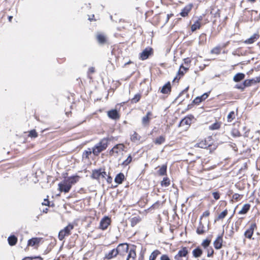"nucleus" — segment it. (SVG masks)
I'll return each instance as SVG.
<instances>
[{
	"instance_id": "1",
	"label": "nucleus",
	"mask_w": 260,
	"mask_h": 260,
	"mask_svg": "<svg viewBox=\"0 0 260 260\" xmlns=\"http://www.w3.org/2000/svg\"><path fill=\"white\" fill-rule=\"evenodd\" d=\"M110 140L109 137H104L101 139L92 148V152L94 156H98L101 152L105 151L109 146Z\"/></svg>"
},
{
	"instance_id": "2",
	"label": "nucleus",
	"mask_w": 260,
	"mask_h": 260,
	"mask_svg": "<svg viewBox=\"0 0 260 260\" xmlns=\"http://www.w3.org/2000/svg\"><path fill=\"white\" fill-rule=\"evenodd\" d=\"M195 146L203 149H209L210 151L214 150L217 148V145L212 136H208L199 141Z\"/></svg>"
},
{
	"instance_id": "3",
	"label": "nucleus",
	"mask_w": 260,
	"mask_h": 260,
	"mask_svg": "<svg viewBox=\"0 0 260 260\" xmlns=\"http://www.w3.org/2000/svg\"><path fill=\"white\" fill-rule=\"evenodd\" d=\"M220 207L218 208L215 212V217L214 218V222L217 221H222L227 216L229 213V210L226 208L223 210L221 211L220 208H225L227 206V202L225 201H220L219 202Z\"/></svg>"
},
{
	"instance_id": "4",
	"label": "nucleus",
	"mask_w": 260,
	"mask_h": 260,
	"mask_svg": "<svg viewBox=\"0 0 260 260\" xmlns=\"http://www.w3.org/2000/svg\"><path fill=\"white\" fill-rule=\"evenodd\" d=\"M74 228V225L73 223H69L64 229L60 230L58 233V238L60 241H62L66 237H68L71 234V231Z\"/></svg>"
},
{
	"instance_id": "5",
	"label": "nucleus",
	"mask_w": 260,
	"mask_h": 260,
	"mask_svg": "<svg viewBox=\"0 0 260 260\" xmlns=\"http://www.w3.org/2000/svg\"><path fill=\"white\" fill-rule=\"evenodd\" d=\"M189 251L188 248L182 246L174 255V260H188Z\"/></svg>"
},
{
	"instance_id": "6",
	"label": "nucleus",
	"mask_w": 260,
	"mask_h": 260,
	"mask_svg": "<svg viewBox=\"0 0 260 260\" xmlns=\"http://www.w3.org/2000/svg\"><path fill=\"white\" fill-rule=\"evenodd\" d=\"M125 146L123 143H119L114 145L113 148L110 150L109 153L111 156L117 157L124 151Z\"/></svg>"
},
{
	"instance_id": "7",
	"label": "nucleus",
	"mask_w": 260,
	"mask_h": 260,
	"mask_svg": "<svg viewBox=\"0 0 260 260\" xmlns=\"http://www.w3.org/2000/svg\"><path fill=\"white\" fill-rule=\"evenodd\" d=\"M106 176L107 173L105 171V169L100 168L98 169L93 170L92 171L90 177L92 179H94L99 181L101 178H105Z\"/></svg>"
},
{
	"instance_id": "8",
	"label": "nucleus",
	"mask_w": 260,
	"mask_h": 260,
	"mask_svg": "<svg viewBox=\"0 0 260 260\" xmlns=\"http://www.w3.org/2000/svg\"><path fill=\"white\" fill-rule=\"evenodd\" d=\"M257 229V225L255 221L251 222L248 227L246 229L244 233L245 238L251 240L254 234V232Z\"/></svg>"
},
{
	"instance_id": "9",
	"label": "nucleus",
	"mask_w": 260,
	"mask_h": 260,
	"mask_svg": "<svg viewBox=\"0 0 260 260\" xmlns=\"http://www.w3.org/2000/svg\"><path fill=\"white\" fill-rule=\"evenodd\" d=\"M111 218L108 216H105L101 219L98 229L102 231H105L108 229V227L111 224Z\"/></svg>"
},
{
	"instance_id": "10",
	"label": "nucleus",
	"mask_w": 260,
	"mask_h": 260,
	"mask_svg": "<svg viewBox=\"0 0 260 260\" xmlns=\"http://www.w3.org/2000/svg\"><path fill=\"white\" fill-rule=\"evenodd\" d=\"M118 255L124 256L129 251V244L126 243L119 244L116 248Z\"/></svg>"
},
{
	"instance_id": "11",
	"label": "nucleus",
	"mask_w": 260,
	"mask_h": 260,
	"mask_svg": "<svg viewBox=\"0 0 260 260\" xmlns=\"http://www.w3.org/2000/svg\"><path fill=\"white\" fill-rule=\"evenodd\" d=\"M224 232L221 234L218 235L213 242V246L215 249L218 250L221 249L223 246V236Z\"/></svg>"
},
{
	"instance_id": "12",
	"label": "nucleus",
	"mask_w": 260,
	"mask_h": 260,
	"mask_svg": "<svg viewBox=\"0 0 260 260\" xmlns=\"http://www.w3.org/2000/svg\"><path fill=\"white\" fill-rule=\"evenodd\" d=\"M58 186L59 190L60 192H64L65 193L69 192L71 188L70 184H69L66 179L61 182H60Z\"/></svg>"
},
{
	"instance_id": "13",
	"label": "nucleus",
	"mask_w": 260,
	"mask_h": 260,
	"mask_svg": "<svg viewBox=\"0 0 260 260\" xmlns=\"http://www.w3.org/2000/svg\"><path fill=\"white\" fill-rule=\"evenodd\" d=\"M108 117L111 119L117 120L120 118V114L116 109H111L107 112Z\"/></svg>"
},
{
	"instance_id": "14",
	"label": "nucleus",
	"mask_w": 260,
	"mask_h": 260,
	"mask_svg": "<svg viewBox=\"0 0 260 260\" xmlns=\"http://www.w3.org/2000/svg\"><path fill=\"white\" fill-rule=\"evenodd\" d=\"M193 118V116L192 115H188L185 116L180 122L179 126H186L187 127H188L190 126Z\"/></svg>"
},
{
	"instance_id": "15",
	"label": "nucleus",
	"mask_w": 260,
	"mask_h": 260,
	"mask_svg": "<svg viewBox=\"0 0 260 260\" xmlns=\"http://www.w3.org/2000/svg\"><path fill=\"white\" fill-rule=\"evenodd\" d=\"M189 67H185L183 64H181L174 80H180L185 75V74L187 73Z\"/></svg>"
},
{
	"instance_id": "16",
	"label": "nucleus",
	"mask_w": 260,
	"mask_h": 260,
	"mask_svg": "<svg viewBox=\"0 0 260 260\" xmlns=\"http://www.w3.org/2000/svg\"><path fill=\"white\" fill-rule=\"evenodd\" d=\"M191 173L192 175H197V173H202L204 169H203V166L202 164H194L192 167Z\"/></svg>"
},
{
	"instance_id": "17",
	"label": "nucleus",
	"mask_w": 260,
	"mask_h": 260,
	"mask_svg": "<svg viewBox=\"0 0 260 260\" xmlns=\"http://www.w3.org/2000/svg\"><path fill=\"white\" fill-rule=\"evenodd\" d=\"M160 92L166 95H169L172 91V86L170 82L166 83L161 88H159Z\"/></svg>"
},
{
	"instance_id": "18",
	"label": "nucleus",
	"mask_w": 260,
	"mask_h": 260,
	"mask_svg": "<svg viewBox=\"0 0 260 260\" xmlns=\"http://www.w3.org/2000/svg\"><path fill=\"white\" fill-rule=\"evenodd\" d=\"M152 117V113L151 111L147 112L146 115L142 119V123L144 126H148L150 123V120Z\"/></svg>"
},
{
	"instance_id": "19",
	"label": "nucleus",
	"mask_w": 260,
	"mask_h": 260,
	"mask_svg": "<svg viewBox=\"0 0 260 260\" xmlns=\"http://www.w3.org/2000/svg\"><path fill=\"white\" fill-rule=\"evenodd\" d=\"M153 53V50H144L140 53L139 59L142 60H144L147 59L150 56L152 55Z\"/></svg>"
},
{
	"instance_id": "20",
	"label": "nucleus",
	"mask_w": 260,
	"mask_h": 260,
	"mask_svg": "<svg viewBox=\"0 0 260 260\" xmlns=\"http://www.w3.org/2000/svg\"><path fill=\"white\" fill-rule=\"evenodd\" d=\"M245 84L247 87L251 86L260 82V75L251 79L244 80Z\"/></svg>"
},
{
	"instance_id": "21",
	"label": "nucleus",
	"mask_w": 260,
	"mask_h": 260,
	"mask_svg": "<svg viewBox=\"0 0 260 260\" xmlns=\"http://www.w3.org/2000/svg\"><path fill=\"white\" fill-rule=\"evenodd\" d=\"M42 239V238H32L28 241L27 246L31 247L37 246V247H38Z\"/></svg>"
},
{
	"instance_id": "22",
	"label": "nucleus",
	"mask_w": 260,
	"mask_h": 260,
	"mask_svg": "<svg viewBox=\"0 0 260 260\" xmlns=\"http://www.w3.org/2000/svg\"><path fill=\"white\" fill-rule=\"evenodd\" d=\"M137 253L136 247H134L129 249L126 260H136Z\"/></svg>"
},
{
	"instance_id": "23",
	"label": "nucleus",
	"mask_w": 260,
	"mask_h": 260,
	"mask_svg": "<svg viewBox=\"0 0 260 260\" xmlns=\"http://www.w3.org/2000/svg\"><path fill=\"white\" fill-rule=\"evenodd\" d=\"M203 254V250L200 246H198L192 251V256L194 258L200 257Z\"/></svg>"
},
{
	"instance_id": "24",
	"label": "nucleus",
	"mask_w": 260,
	"mask_h": 260,
	"mask_svg": "<svg viewBox=\"0 0 260 260\" xmlns=\"http://www.w3.org/2000/svg\"><path fill=\"white\" fill-rule=\"evenodd\" d=\"M118 255L116 248L113 249L110 251L108 253H106L105 255L104 259H111L115 258Z\"/></svg>"
},
{
	"instance_id": "25",
	"label": "nucleus",
	"mask_w": 260,
	"mask_h": 260,
	"mask_svg": "<svg viewBox=\"0 0 260 260\" xmlns=\"http://www.w3.org/2000/svg\"><path fill=\"white\" fill-rule=\"evenodd\" d=\"M80 179V176L78 175H74L67 178L66 180L68 181L69 184H70L71 187H72L73 184L76 183Z\"/></svg>"
},
{
	"instance_id": "26",
	"label": "nucleus",
	"mask_w": 260,
	"mask_h": 260,
	"mask_svg": "<svg viewBox=\"0 0 260 260\" xmlns=\"http://www.w3.org/2000/svg\"><path fill=\"white\" fill-rule=\"evenodd\" d=\"M251 208L250 204L246 203L243 205L241 209L238 212L239 215H245L250 210Z\"/></svg>"
},
{
	"instance_id": "27",
	"label": "nucleus",
	"mask_w": 260,
	"mask_h": 260,
	"mask_svg": "<svg viewBox=\"0 0 260 260\" xmlns=\"http://www.w3.org/2000/svg\"><path fill=\"white\" fill-rule=\"evenodd\" d=\"M192 8V4H189L186 5L180 13V15L182 17H186L188 15V13L190 11Z\"/></svg>"
},
{
	"instance_id": "28",
	"label": "nucleus",
	"mask_w": 260,
	"mask_h": 260,
	"mask_svg": "<svg viewBox=\"0 0 260 260\" xmlns=\"http://www.w3.org/2000/svg\"><path fill=\"white\" fill-rule=\"evenodd\" d=\"M259 35L258 33H255L251 36L249 39L246 40L244 42L245 44H252L256 42L259 38Z\"/></svg>"
},
{
	"instance_id": "29",
	"label": "nucleus",
	"mask_w": 260,
	"mask_h": 260,
	"mask_svg": "<svg viewBox=\"0 0 260 260\" xmlns=\"http://www.w3.org/2000/svg\"><path fill=\"white\" fill-rule=\"evenodd\" d=\"M125 179V177L123 173H119L115 176L114 181L118 184H121Z\"/></svg>"
},
{
	"instance_id": "30",
	"label": "nucleus",
	"mask_w": 260,
	"mask_h": 260,
	"mask_svg": "<svg viewBox=\"0 0 260 260\" xmlns=\"http://www.w3.org/2000/svg\"><path fill=\"white\" fill-rule=\"evenodd\" d=\"M167 165L165 164L159 167L158 170L157 171V174L160 176H167Z\"/></svg>"
},
{
	"instance_id": "31",
	"label": "nucleus",
	"mask_w": 260,
	"mask_h": 260,
	"mask_svg": "<svg viewBox=\"0 0 260 260\" xmlns=\"http://www.w3.org/2000/svg\"><path fill=\"white\" fill-rule=\"evenodd\" d=\"M222 125V122L216 120V121L209 126V129L211 131L218 130L220 128Z\"/></svg>"
},
{
	"instance_id": "32",
	"label": "nucleus",
	"mask_w": 260,
	"mask_h": 260,
	"mask_svg": "<svg viewBox=\"0 0 260 260\" xmlns=\"http://www.w3.org/2000/svg\"><path fill=\"white\" fill-rule=\"evenodd\" d=\"M196 232L198 235H203L206 233L205 228L202 221L200 220L199 225L197 229Z\"/></svg>"
},
{
	"instance_id": "33",
	"label": "nucleus",
	"mask_w": 260,
	"mask_h": 260,
	"mask_svg": "<svg viewBox=\"0 0 260 260\" xmlns=\"http://www.w3.org/2000/svg\"><path fill=\"white\" fill-rule=\"evenodd\" d=\"M161 254L158 249L153 250L149 256V260H156L157 256Z\"/></svg>"
},
{
	"instance_id": "34",
	"label": "nucleus",
	"mask_w": 260,
	"mask_h": 260,
	"mask_svg": "<svg viewBox=\"0 0 260 260\" xmlns=\"http://www.w3.org/2000/svg\"><path fill=\"white\" fill-rule=\"evenodd\" d=\"M238 115V112H235L234 111H231L227 116V121L232 122Z\"/></svg>"
},
{
	"instance_id": "35",
	"label": "nucleus",
	"mask_w": 260,
	"mask_h": 260,
	"mask_svg": "<svg viewBox=\"0 0 260 260\" xmlns=\"http://www.w3.org/2000/svg\"><path fill=\"white\" fill-rule=\"evenodd\" d=\"M8 243L10 246L15 245L18 241L17 238L14 235H11L8 238Z\"/></svg>"
},
{
	"instance_id": "36",
	"label": "nucleus",
	"mask_w": 260,
	"mask_h": 260,
	"mask_svg": "<svg viewBox=\"0 0 260 260\" xmlns=\"http://www.w3.org/2000/svg\"><path fill=\"white\" fill-rule=\"evenodd\" d=\"M171 184V180L168 177H164L162 180L160 182V185L163 187H167Z\"/></svg>"
},
{
	"instance_id": "37",
	"label": "nucleus",
	"mask_w": 260,
	"mask_h": 260,
	"mask_svg": "<svg viewBox=\"0 0 260 260\" xmlns=\"http://www.w3.org/2000/svg\"><path fill=\"white\" fill-rule=\"evenodd\" d=\"M211 242V238L207 237L206 239L203 240L201 243V246L205 249H207L210 245Z\"/></svg>"
},
{
	"instance_id": "38",
	"label": "nucleus",
	"mask_w": 260,
	"mask_h": 260,
	"mask_svg": "<svg viewBox=\"0 0 260 260\" xmlns=\"http://www.w3.org/2000/svg\"><path fill=\"white\" fill-rule=\"evenodd\" d=\"M141 221V218L139 216H135L130 219L131 225L132 227L135 226L137 224Z\"/></svg>"
},
{
	"instance_id": "39",
	"label": "nucleus",
	"mask_w": 260,
	"mask_h": 260,
	"mask_svg": "<svg viewBox=\"0 0 260 260\" xmlns=\"http://www.w3.org/2000/svg\"><path fill=\"white\" fill-rule=\"evenodd\" d=\"M141 139V137L136 132H134L130 137L131 141L134 143L139 141Z\"/></svg>"
},
{
	"instance_id": "40",
	"label": "nucleus",
	"mask_w": 260,
	"mask_h": 260,
	"mask_svg": "<svg viewBox=\"0 0 260 260\" xmlns=\"http://www.w3.org/2000/svg\"><path fill=\"white\" fill-rule=\"evenodd\" d=\"M165 141H166L165 137L164 136H160L157 137L153 141V143L155 145H161V144H163L164 143H165Z\"/></svg>"
},
{
	"instance_id": "41",
	"label": "nucleus",
	"mask_w": 260,
	"mask_h": 260,
	"mask_svg": "<svg viewBox=\"0 0 260 260\" xmlns=\"http://www.w3.org/2000/svg\"><path fill=\"white\" fill-rule=\"evenodd\" d=\"M245 76V74L243 73H237L234 76L233 80L236 82H240L244 79Z\"/></svg>"
},
{
	"instance_id": "42",
	"label": "nucleus",
	"mask_w": 260,
	"mask_h": 260,
	"mask_svg": "<svg viewBox=\"0 0 260 260\" xmlns=\"http://www.w3.org/2000/svg\"><path fill=\"white\" fill-rule=\"evenodd\" d=\"M92 153V150L90 148H88V150H85L83 151L82 154V159L85 160L89 159V155Z\"/></svg>"
},
{
	"instance_id": "43",
	"label": "nucleus",
	"mask_w": 260,
	"mask_h": 260,
	"mask_svg": "<svg viewBox=\"0 0 260 260\" xmlns=\"http://www.w3.org/2000/svg\"><path fill=\"white\" fill-rule=\"evenodd\" d=\"M96 39L99 43L103 44L106 42L107 37L103 34H99L96 36Z\"/></svg>"
},
{
	"instance_id": "44",
	"label": "nucleus",
	"mask_w": 260,
	"mask_h": 260,
	"mask_svg": "<svg viewBox=\"0 0 260 260\" xmlns=\"http://www.w3.org/2000/svg\"><path fill=\"white\" fill-rule=\"evenodd\" d=\"M202 20L201 18H199L197 21H196L191 26V29L192 31L196 30L197 29L200 28V21Z\"/></svg>"
},
{
	"instance_id": "45",
	"label": "nucleus",
	"mask_w": 260,
	"mask_h": 260,
	"mask_svg": "<svg viewBox=\"0 0 260 260\" xmlns=\"http://www.w3.org/2000/svg\"><path fill=\"white\" fill-rule=\"evenodd\" d=\"M243 194H240L237 193H234L232 196L233 202H238L241 200L243 198Z\"/></svg>"
},
{
	"instance_id": "46",
	"label": "nucleus",
	"mask_w": 260,
	"mask_h": 260,
	"mask_svg": "<svg viewBox=\"0 0 260 260\" xmlns=\"http://www.w3.org/2000/svg\"><path fill=\"white\" fill-rule=\"evenodd\" d=\"M163 202L157 201L151 206V208L153 209H159L160 207H161L163 205Z\"/></svg>"
},
{
	"instance_id": "47",
	"label": "nucleus",
	"mask_w": 260,
	"mask_h": 260,
	"mask_svg": "<svg viewBox=\"0 0 260 260\" xmlns=\"http://www.w3.org/2000/svg\"><path fill=\"white\" fill-rule=\"evenodd\" d=\"M133 160V158L131 155H129L127 158L122 162L121 165L123 166H127Z\"/></svg>"
},
{
	"instance_id": "48",
	"label": "nucleus",
	"mask_w": 260,
	"mask_h": 260,
	"mask_svg": "<svg viewBox=\"0 0 260 260\" xmlns=\"http://www.w3.org/2000/svg\"><path fill=\"white\" fill-rule=\"evenodd\" d=\"M141 98V94L137 93L135 95L134 97L131 100V103L134 104L138 103Z\"/></svg>"
},
{
	"instance_id": "49",
	"label": "nucleus",
	"mask_w": 260,
	"mask_h": 260,
	"mask_svg": "<svg viewBox=\"0 0 260 260\" xmlns=\"http://www.w3.org/2000/svg\"><path fill=\"white\" fill-rule=\"evenodd\" d=\"M38 136V133L35 129H31L28 132V137L36 138Z\"/></svg>"
},
{
	"instance_id": "50",
	"label": "nucleus",
	"mask_w": 260,
	"mask_h": 260,
	"mask_svg": "<svg viewBox=\"0 0 260 260\" xmlns=\"http://www.w3.org/2000/svg\"><path fill=\"white\" fill-rule=\"evenodd\" d=\"M207 251V256L208 257H213L214 254V250L212 248L210 247V248H207L206 249Z\"/></svg>"
},
{
	"instance_id": "51",
	"label": "nucleus",
	"mask_w": 260,
	"mask_h": 260,
	"mask_svg": "<svg viewBox=\"0 0 260 260\" xmlns=\"http://www.w3.org/2000/svg\"><path fill=\"white\" fill-rule=\"evenodd\" d=\"M232 135L234 137H239L241 136V134L238 129L234 128L232 131Z\"/></svg>"
},
{
	"instance_id": "52",
	"label": "nucleus",
	"mask_w": 260,
	"mask_h": 260,
	"mask_svg": "<svg viewBox=\"0 0 260 260\" xmlns=\"http://www.w3.org/2000/svg\"><path fill=\"white\" fill-rule=\"evenodd\" d=\"M203 101V99H202L201 96H199L196 97L192 101V103L198 105H199L201 102Z\"/></svg>"
},
{
	"instance_id": "53",
	"label": "nucleus",
	"mask_w": 260,
	"mask_h": 260,
	"mask_svg": "<svg viewBox=\"0 0 260 260\" xmlns=\"http://www.w3.org/2000/svg\"><path fill=\"white\" fill-rule=\"evenodd\" d=\"M203 101V99H202L201 96H199L196 97L192 101V103L198 105H199L201 102Z\"/></svg>"
},
{
	"instance_id": "54",
	"label": "nucleus",
	"mask_w": 260,
	"mask_h": 260,
	"mask_svg": "<svg viewBox=\"0 0 260 260\" xmlns=\"http://www.w3.org/2000/svg\"><path fill=\"white\" fill-rule=\"evenodd\" d=\"M203 101V99H202L201 96H199L196 97L192 101V103L198 105H199L201 102Z\"/></svg>"
},
{
	"instance_id": "55",
	"label": "nucleus",
	"mask_w": 260,
	"mask_h": 260,
	"mask_svg": "<svg viewBox=\"0 0 260 260\" xmlns=\"http://www.w3.org/2000/svg\"><path fill=\"white\" fill-rule=\"evenodd\" d=\"M210 214V211L209 210H206L203 213L202 215L200 216V220L201 221L203 218L209 216Z\"/></svg>"
},
{
	"instance_id": "56",
	"label": "nucleus",
	"mask_w": 260,
	"mask_h": 260,
	"mask_svg": "<svg viewBox=\"0 0 260 260\" xmlns=\"http://www.w3.org/2000/svg\"><path fill=\"white\" fill-rule=\"evenodd\" d=\"M206 40V35L204 34H201L199 37V43H204V42Z\"/></svg>"
},
{
	"instance_id": "57",
	"label": "nucleus",
	"mask_w": 260,
	"mask_h": 260,
	"mask_svg": "<svg viewBox=\"0 0 260 260\" xmlns=\"http://www.w3.org/2000/svg\"><path fill=\"white\" fill-rule=\"evenodd\" d=\"M160 260H172V259L168 254H163L160 256Z\"/></svg>"
},
{
	"instance_id": "58",
	"label": "nucleus",
	"mask_w": 260,
	"mask_h": 260,
	"mask_svg": "<svg viewBox=\"0 0 260 260\" xmlns=\"http://www.w3.org/2000/svg\"><path fill=\"white\" fill-rule=\"evenodd\" d=\"M235 87L237 89H240L242 91L244 90L245 87H247V86L245 84V82H243V84L241 85H236Z\"/></svg>"
},
{
	"instance_id": "59",
	"label": "nucleus",
	"mask_w": 260,
	"mask_h": 260,
	"mask_svg": "<svg viewBox=\"0 0 260 260\" xmlns=\"http://www.w3.org/2000/svg\"><path fill=\"white\" fill-rule=\"evenodd\" d=\"M212 195L213 196V198L216 200H218L220 199V194L218 191L213 192L212 193Z\"/></svg>"
},
{
	"instance_id": "60",
	"label": "nucleus",
	"mask_w": 260,
	"mask_h": 260,
	"mask_svg": "<svg viewBox=\"0 0 260 260\" xmlns=\"http://www.w3.org/2000/svg\"><path fill=\"white\" fill-rule=\"evenodd\" d=\"M230 43V42H226L225 43H222L219 45L218 47H217L215 48L214 49H220V48H224L227 47V45Z\"/></svg>"
},
{
	"instance_id": "61",
	"label": "nucleus",
	"mask_w": 260,
	"mask_h": 260,
	"mask_svg": "<svg viewBox=\"0 0 260 260\" xmlns=\"http://www.w3.org/2000/svg\"><path fill=\"white\" fill-rule=\"evenodd\" d=\"M184 63L186 65V67H189V64L191 62V60L190 58L187 57L183 59Z\"/></svg>"
},
{
	"instance_id": "62",
	"label": "nucleus",
	"mask_w": 260,
	"mask_h": 260,
	"mask_svg": "<svg viewBox=\"0 0 260 260\" xmlns=\"http://www.w3.org/2000/svg\"><path fill=\"white\" fill-rule=\"evenodd\" d=\"M210 92H206V93H204L202 95H201V96L202 99H203V101H205L206 99H207L208 98V97L209 95Z\"/></svg>"
},
{
	"instance_id": "63",
	"label": "nucleus",
	"mask_w": 260,
	"mask_h": 260,
	"mask_svg": "<svg viewBox=\"0 0 260 260\" xmlns=\"http://www.w3.org/2000/svg\"><path fill=\"white\" fill-rule=\"evenodd\" d=\"M210 92H206V93H204L202 95H201V96L202 99H203V101H205L206 99H207L208 98V97L209 95Z\"/></svg>"
},
{
	"instance_id": "64",
	"label": "nucleus",
	"mask_w": 260,
	"mask_h": 260,
	"mask_svg": "<svg viewBox=\"0 0 260 260\" xmlns=\"http://www.w3.org/2000/svg\"><path fill=\"white\" fill-rule=\"evenodd\" d=\"M42 205H44V206H50V201H49V200L48 199H45L44 200V201L42 203Z\"/></svg>"
}]
</instances>
